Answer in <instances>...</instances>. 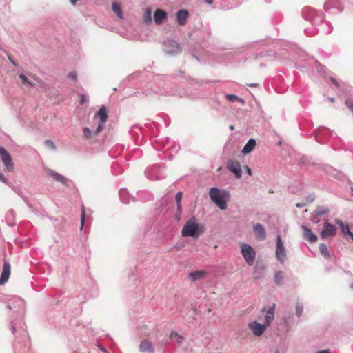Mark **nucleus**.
Wrapping results in <instances>:
<instances>
[{
    "instance_id": "cd10ccee",
    "label": "nucleus",
    "mask_w": 353,
    "mask_h": 353,
    "mask_svg": "<svg viewBox=\"0 0 353 353\" xmlns=\"http://www.w3.org/2000/svg\"><path fill=\"white\" fill-rule=\"evenodd\" d=\"M205 273L202 270H197L193 272H191L189 275L190 279L192 281H196L201 278H202L204 276Z\"/></svg>"
},
{
    "instance_id": "9d476101",
    "label": "nucleus",
    "mask_w": 353,
    "mask_h": 353,
    "mask_svg": "<svg viewBox=\"0 0 353 353\" xmlns=\"http://www.w3.org/2000/svg\"><path fill=\"white\" fill-rule=\"evenodd\" d=\"M0 157L6 170L10 172L12 171L14 168L12 159L9 152L3 147H0Z\"/></svg>"
},
{
    "instance_id": "58836bf2",
    "label": "nucleus",
    "mask_w": 353,
    "mask_h": 353,
    "mask_svg": "<svg viewBox=\"0 0 353 353\" xmlns=\"http://www.w3.org/2000/svg\"><path fill=\"white\" fill-rule=\"evenodd\" d=\"M303 311V307L301 304H296V315L297 316H301Z\"/></svg>"
},
{
    "instance_id": "680f3d73",
    "label": "nucleus",
    "mask_w": 353,
    "mask_h": 353,
    "mask_svg": "<svg viewBox=\"0 0 353 353\" xmlns=\"http://www.w3.org/2000/svg\"><path fill=\"white\" fill-rule=\"evenodd\" d=\"M300 163V164H305V160H303V159H302V160L300 161V163Z\"/></svg>"
},
{
    "instance_id": "e433bc0d",
    "label": "nucleus",
    "mask_w": 353,
    "mask_h": 353,
    "mask_svg": "<svg viewBox=\"0 0 353 353\" xmlns=\"http://www.w3.org/2000/svg\"><path fill=\"white\" fill-rule=\"evenodd\" d=\"M225 97L228 101L232 103L236 101L237 99H239V97L236 95L232 94H228L225 95Z\"/></svg>"
},
{
    "instance_id": "c756f323",
    "label": "nucleus",
    "mask_w": 353,
    "mask_h": 353,
    "mask_svg": "<svg viewBox=\"0 0 353 353\" xmlns=\"http://www.w3.org/2000/svg\"><path fill=\"white\" fill-rule=\"evenodd\" d=\"M274 283L277 285H281L283 283V275L281 271H276L275 272Z\"/></svg>"
},
{
    "instance_id": "4be33fe9",
    "label": "nucleus",
    "mask_w": 353,
    "mask_h": 353,
    "mask_svg": "<svg viewBox=\"0 0 353 353\" xmlns=\"http://www.w3.org/2000/svg\"><path fill=\"white\" fill-rule=\"evenodd\" d=\"M139 350L142 352L154 353V350L152 344L148 341H143L139 345Z\"/></svg>"
},
{
    "instance_id": "6e6552de",
    "label": "nucleus",
    "mask_w": 353,
    "mask_h": 353,
    "mask_svg": "<svg viewBox=\"0 0 353 353\" xmlns=\"http://www.w3.org/2000/svg\"><path fill=\"white\" fill-rule=\"evenodd\" d=\"M7 307L13 309L19 314H21L23 313L25 310V302L21 298L17 296H12V302L7 305Z\"/></svg>"
},
{
    "instance_id": "0eeeda50",
    "label": "nucleus",
    "mask_w": 353,
    "mask_h": 353,
    "mask_svg": "<svg viewBox=\"0 0 353 353\" xmlns=\"http://www.w3.org/2000/svg\"><path fill=\"white\" fill-rule=\"evenodd\" d=\"M94 118H98L100 120L95 131L94 134L97 135L99 134L104 128V123L106 122L108 119V114L105 105H102L99 111L95 114Z\"/></svg>"
},
{
    "instance_id": "412c9836",
    "label": "nucleus",
    "mask_w": 353,
    "mask_h": 353,
    "mask_svg": "<svg viewBox=\"0 0 353 353\" xmlns=\"http://www.w3.org/2000/svg\"><path fill=\"white\" fill-rule=\"evenodd\" d=\"M170 338L171 340L174 341V343L178 345L179 347H181L183 346V343L185 341V338L183 336L179 335L175 331L171 332Z\"/></svg>"
},
{
    "instance_id": "338daca9",
    "label": "nucleus",
    "mask_w": 353,
    "mask_h": 353,
    "mask_svg": "<svg viewBox=\"0 0 353 353\" xmlns=\"http://www.w3.org/2000/svg\"><path fill=\"white\" fill-rule=\"evenodd\" d=\"M352 195L353 196V189H352Z\"/></svg>"
},
{
    "instance_id": "9b49d317",
    "label": "nucleus",
    "mask_w": 353,
    "mask_h": 353,
    "mask_svg": "<svg viewBox=\"0 0 353 353\" xmlns=\"http://www.w3.org/2000/svg\"><path fill=\"white\" fill-rule=\"evenodd\" d=\"M336 228L330 224L327 221L323 223V226L320 234L321 239L333 237L336 235Z\"/></svg>"
},
{
    "instance_id": "393cba45",
    "label": "nucleus",
    "mask_w": 353,
    "mask_h": 353,
    "mask_svg": "<svg viewBox=\"0 0 353 353\" xmlns=\"http://www.w3.org/2000/svg\"><path fill=\"white\" fill-rule=\"evenodd\" d=\"M152 9L150 8H145L143 15V21L145 24H150L152 23Z\"/></svg>"
},
{
    "instance_id": "ea45409f",
    "label": "nucleus",
    "mask_w": 353,
    "mask_h": 353,
    "mask_svg": "<svg viewBox=\"0 0 353 353\" xmlns=\"http://www.w3.org/2000/svg\"><path fill=\"white\" fill-rule=\"evenodd\" d=\"M45 145L46 147L52 149V150H55L56 149V146L54 143V142L51 140H46L45 141Z\"/></svg>"
},
{
    "instance_id": "b1692460",
    "label": "nucleus",
    "mask_w": 353,
    "mask_h": 353,
    "mask_svg": "<svg viewBox=\"0 0 353 353\" xmlns=\"http://www.w3.org/2000/svg\"><path fill=\"white\" fill-rule=\"evenodd\" d=\"M274 317V305L269 307L265 316V325L268 326L273 321Z\"/></svg>"
},
{
    "instance_id": "aec40b11",
    "label": "nucleus",
    "mask_w": 353,
    "mask_h": 353,
    "mask_svg": "<svg viewBox=\"0 0 353 353\" xmlns=\"http://www.w3.org/2000/svg\"><path fill=\"white\" fill-rule=\"evenodd\" d=\"M303 231V238L310 243H315L317 241L316 236L312 233V230L305 225H302Z\"/></svg>"
},
{
    "instance_id": "3c124183",
    "label": "nucleus",
    "mask_w": 353,
    "mask_h": 353,
    "mask_svg": "<svg viewBox=\"0 0 353 353\" xmlns=\"http://www.w3.org/2000/svg\"><path fill=\"white\" fill-rule=\"evenodd\" d=\"M236 101L240 102L242 105H244L245 103V100L243 99H241V98H239V99H237Z\"/></svg>"
},
{
    "instance_id": "4d7b16f0",
    "label": "nucleus",
    "mask_w": 353,
    "mask_h": 353,
    "mask_svg": "<svg viewBox=\"0 0 353 353\" xmlns=\"http://www.w3.org/2000/svg\"><path fill=\"white\" fill-rule=\"evenodd\" d=\"M348 235L350 236V237L351 238V239L353 241V232H350Z\"/></svg>"
},
{
    "instance_id": "7ed1b4c3",
    "label": "nucleus",
    "mask_w": 353,
    "mask_h": 353,
    "mask_svg": "<svg viewBox=\"0 0 353 353\" xmlns=\"http://www.w3.org/2000/svg\"><path fill=\"white\" fill-rule=\"evenodd\" d=\"M10 327L12 334L17 335V338L21 339L25 345H27L30 342V339L25 328V324L22 321H11Z\"/></svg>"
},
{
    "instance_id": "f704fd0d",
    "label": "nucleus",
    "mask_w": 353,
    "mask_h": 353,
    "mask_svg": "<svg viewBox=\"0 0 353 353\" xmlns=\"http://www.w3.org/2000/svg\"><path fill=\"white\" fill-rule=\"evenodd\" d=\"M83 137L87 139H89L92 137V134H94V135H96L94 134V132H92L88 127H84L83 128Z\"/></svg>"
},
{
    "instance_id": "4468645a",
    "label": "nucleus",
    "mask_w": 353,
    "mask_h": 353,
    "mask_svg": "<svg viewBox=\"0 0 353 353\" xmlns=\"http://www.w3.org/2000/svg\"><path fill=\"white\" fill-rule=\"evenodd\" d=\"M248 327L252 331L255 336H260L264 333L267 325L265 324H261L256 321H254L249 323Z\"/></svg>"
},
{
    "instance_id": "37998d69",
    "label": "nucleus",
    "mask_w": 353,
    "mask_h": 353,
    "mask_svg": "<svg viewBox=\"0 0 353 353\" xmlns=\"http://www.w3.org/2000/svg\"><path fill=\"white\" fill-rule=\"evenodd\" d=\"M68 77L72 80L77 79V73L76 72H71L68 74Z\"/></svg>"
},
{
    "instance_id": "bf43d9fd",
    "label": "nucleus",
    "mask_w": 353,
    "mask_h": 353,
    "mask_svg": "<svg viewBox=\"0 0 353 353\" xmlns=\"http://www.w3.org/2000/svg\"><path fill=\"white\" fill-rule=\"evenodd\" d=\"M315 138H316V140L319 143H322V141H321V140H319V135H316Z\"/></svg>"
},
{
    "instance_id": "a18cd8bd",
    "label": "nucleus",
    "mask_w": 353,
    "mask_h": 353,
    "mask_svg": "<svg viewBox=\"0 0 353 353\" xmlns=\"http://www.w3.org/2000/svg\"><path fill=\"white\" fill-rule=\"evenodd\" d=\"M87 97L84 94H81L80 96V103L81 104H84L85 103L87 102Z\"/></svg>"
},
{
    "instance_id": "09e8293b",
    "label": "nucleus",
    "mask_w": 353,
    "mask_h": 353,
    "mask_svg": "<svg viewBox=\"0 0 353 353\" xmlns=\"http://www.w3.org/2000/svg\"><path fill=\"white\" fill-rule=\"evenodd\" d=\"M8 59H9V61L11 62V63L13 65H14V66L17 65V63L12 59V57L10 56H8Z\"/></svg>"
},
{
    "instance_id": "ddd939ff",
    "label": "nucleus",
    "mask_w": 353,
    "mask_h": 353,
    "mask_svg": "<svg viewBox=\"0 0 353 353\" xmlns=\"http://www.w3.org/2000/svg\"><path fill=\"white\" fill-rule=\"evenodd\" d=\"M227 168L234 173L236 179H240L242 176V170L239 163L236 161L229 159L227 161Z\"/></svg>"
},
{
    "instance_id": "72a5a7b5",
    "label": "nucleus",
    "mask_w": 353,
    "mask_h": 353,
    "mask_svg": "<svg viewBox=\"0 0 353 353\" xmlns=\"http://www.w3.org/2000/svg\"><path fill=\"white\" fill-rule=\"evenodd\" d=\"M181 199H182V192H178L175 195V200L177 204V210L180 214L181 212Z\"/></svg>"
},
{
    "instance_id": "864d4df0",
    "label": "nucleus",
    "mask_w": 353,
    "mask_h": 353,
    "mask_svg": "<svg viewBox=\"0 0 353 353\" xmlns=\"http://www.w3.org/2000/svg\"><path fill=\"white\" fill-rule=\"evenodd\" d=\"M99 349L103 351V352H107V350H105V348H104L102 346H99Z\"/></svg>"
},
{
    "instance_id": "8fccbe9b",
    "label": "nucleus",
    "mask_w": 353,
    "mask_h": 353,
    "mask_svg": "<svg viewBox=\"0 0 353 353\" xmlns=\"http://www.w3.org/2000/svg\"><path fill=\"white\" fill-rule=\"evenodd\" d=\"M330 80L336 86H337V87L339 86L338 82L334 78L331 77Z\"/></svg>"
},
{
    "instance_id": "f03ea898",
    "label": "nucleus",
    "mask_w": 353,
    "mask_h": 353,
    "mask_svg": "<svg viewBox=\"0 0 353 353\" xmlns=\"http://www.w3.org/2000/svg\"><path fill=\"white\" fill-rule=\"evenodd\" d=\"M204 228L202 225L196 223V219L194 216L190 218L186 221L181 230V235L183 237H192L198 239L203 232Z\"/></svg>"
},
{
    "instance_id": "69168bd1",
    "label": "nucleus",
    "mask_w": 353,
    "mask_h": 353,
    "mask_svg": "<svg viewBox=\"0 0 353 353\" xmlns=\"http://www.w3.org/2000/svg\"><path fill=\"white\" fill-rule=\"evenodd\" d=\"M170 94H172V95L176 94V93H174V92L170 93Z\"/></svg>"
},
{
    "instance_id": "f257e3e1",
    "label": "nucleus",
    "mask_w": 353,
    "mask_h": 353,
    "mask_svg": "<svg viewBox=\"0 0 353 353\" xmlns=\"http://www.w3.org/2000/svg\"><path fill=\"white\" fill-rule=\"evenodd\" d=\"M209 196L212 201L221 210L227 209V201L230 199V194L225 189H219L216 187H212L210 189Z\"/></svg>"
},
{
    "instance_id": "1a4fd4ad",
    "label": "nucleus",
    "mask_w": 353,
    "mask_h": 353,
    "mask_svg": "<svg viewBox=\"0 0 353 353\" xmlns=\"http://www.w3.org/2000/svg\"><path fill=\"white\" fill-rule=\"evenodd\" d=\"M165 52L170 55H174L181 52V48L178 42L174 40H168L164 43Z\"/></svg>"
},
{
    "instance_id": "052dcab7",
    "label": "nucleus",
    "mask_w": 353,
    "mask_h": 353,
    "mask_svg": "<svg viewBox=\"0 0 353 353\" xmlns=\"http://www.w3.org/2000/svg\"><path fill=\"white\" fill-rule=\"evenodd\" d=\"M328 100H329L330 102H334V98H333V97H330V98H328Z\"/></svg>"
},
{
    "instance_id": "e2e57ef3",
    "label": "nucleus",
    "mask_w": 353,
    "mask_h": 353,
    "mask_svg": "<svg viewBox=\"0 0 353 353\" xmlns=\"http://www.w3.org/2000/svg\"><path fill=\"white\" fill-rule=\"evenodd\" d=\"M278 145H281V141H279Z\"/></svg>"
},
{
    "instance_id": "f8f14e48",
    "label": "nucleus",
    "mask_w": 353,
    "mask_h": 353,
    "mask_svg": "<svg viewBox=\"0 0 353 353\" xmlns=\"http://www.w3.org/2000/svg\"><path fill=\"white\" fill-rule=\"evenodd\" d=\"M276 257L281 263H283L286 259L285 248L280 235L276 238Z\"/></svg>"
},
{
    "instance_id": "a878e982",
    "label": "nucleus",
    "mask_w": 353,
    "mask_h": 353,
    "mask_svg": "<svg viewBox=\"0 0 353 353\" xmlns=\"http://www.w3.org/2000/svg\"><path fill=\"white\" fill-rule=\"evenodd\" d=\"M119 198L122 203H129L130 198L128 196V192L125 189H121L119 192Z\"/></svg>"
},
{
    "instance_id": "79ce46f5",
    "label": "nucleus",
    "mask_w": 353,
    "mask_h": 353,
    "mask_svg": "<svg viewBox=\"0 0 353 353\" xmlns=\"http://www.w3.org/2000/svg\"><path fill=\"white\" fill-rule=\"evenodd\" d=\"M0 181L8 185H10V183L7 180L3 174L0 172Z\"/></svg>"
},
{
    "instance_id": "2f4dec72",
    "label": "nucleus",
    "mask_w": 353,
    "mask_h": 353,
    "mask_svg": "<svg viewBox=\"0 0 353 353\" xmlns=\"http://www.w3.org/2000/svg\"><path fill=\"white\" fill-rule=\"evenodd\" d=\"M112 10L116 13V14L120 18L123 19V15L121 9V7L116 2L112 3Z\"/></svg>"
},
{
    "instance_id": "de8ad7c7",
    "label": "nucleus",
    "mask_w": 353,
    "mask_h": 353,
    "mask_svg": "<svg viewBox=\"0 0 353 353\" xmlns=\"http://www.w3.org/2000/svg\"><path fill=\"white\" fill-rule=\"evenodd\" d=\"M316 353H330V350L329 349L319 350Z\"/></svg>"
},
{
    "instance_id": "6e6d98bb",
    "label": "nucleus",
    "mask_w": 353,
    "mask_h": 353,
    "mask_svg": "<svg viewBox=\"0 0 353 353\" xmlns=\"http://www.w3.org/2000/svg\"><path fill=\"white\" fill-rule=\"evenodd\" d=\"M248 85L250 87H257L258 84L257 83H252V84H249Z\"/></svg>"
},
{
    "instance_id": "6ab92c4d",
    "label": "nucleus",
    "mask_w": 353,
    "mask_h": 353,
    "mask_svg": "<svg viewBox=\"0 0 353 353\" xmlns=\"http://www.w3.org/2000/svg\"><path fill=\"white\" fill-rule=\"evenodd\" d=\"M189 12L187 10L181 9L176 12V21L179 25L183 26L187 23Z\"/></svg>"
},
{
    "instance_id": "13d9d810",
    "label": "nucleus",
    "mask_w": 353,
    "mask_h": 353,
    "mask_svg": "<svg viewBox=\"0 0 353 353\" xmlns=\"http://www.w3.org/2000/svg\"><path fill=\"white\" fill-rule=\"evenodd\" d=\"M77 0H70V3L72 4V5H75L76 3H77Z\"/></svg>"
},
{
    "instance_id": "2eb2a0df",
    "label": "nucleus",
    "mask_w": 353,
    "mask_h": 353,
    "mask_svg": "<svg viewBox=\"0 0 353 353\" xmlns=\"http://www.w3.org/2000/svg\"><path fill=\"white\" fill-rule=\"evenodd\" d=\"M46 174L50 176L54 181L61 183V184L69 186L68 179L63 175L50 169L47 168L46 170Z\"/></svg>"
},
{
    "instance_id": "bb28decb",
    "label": "nucleus",
    "mask_w": 353,
    "mask_h": 353,
    "mask_svg": "<svg viewBox=\"0 0 353 353\" xmlns=\"http://www.w3.org/2000/svg\"><path fill=\"white\" fill-rule=\"evenodd\" d=\"M336 223L341 228V232L343 234H348L351 231L347 225H344L343 221L340 219H336Z\"/></svg>"
},
{
    "instance_id": "49530a36",
    "label": "nucleus",
    "mask_w": 353,
    "mask_h": 353,
    "mask_svg": "<svg viewBox=\"0 0 353 353\" xmlns=\"http://www.w3.org/2000/svg\"><path fill=\"white\" fill-rule=\"evenodd\" d=\"M245 169L246 173L248 175L251 176L252 174V170L248 165L245 166Z\"/></svg>"
},
{
    "instance_id": "a19ab883",
    "label": "nucleus",
    "mask_w": 353,
    "mask_h": 353,
    "mask_svg": "<svg viewBox=\"0 0 353 353\" xmlns=\"http://www.w3.org/2000/svg\"><path fill=\"white\" fill-rule=\"evenodd\" d=\"M311 221L315 223V224H318L319 222H320V218H319V216L317 215L316 213H314L312 216V218H311Z\"/></svg>"
},
{
    "instance_id": "5fc2aeb1",
    "label": "nucleus",
    "mask_w": 353,
    "mask_h": 353,
    "mask_svg": "<svg viewBox=\"0 0 353 353\" xmlns=\"http://www.w3.org/2000/svg\"><path fill=\"white\" fill-rule=\"evenodd\" d=\"M21 343V341H17V344L14 345V350L17 351V348H18V343Z\"/></svg>"
},
{
    "instance_id": "c9c22d12",
    "label": "nucleus",
    "mask_w": 353,
    "mask_h": 353,
    "mask_svg": "<svg viewBox=\"0 0 353 353\" xmlns=\"http://www.w3.org/2000/svg\"><path fill=\"white\" fill-rule=\"evenodd\" d=\"M85 219V207L83 205L81 207V230H82L84 226Z\"/></svg>"
},
{
    "instance_id": "423d86ee",
    "label": "nucleus",
    "mask_w": 353,
    "mask_h": 353,
    "mask_svg": "<svg viewBox=\"0 0 353 353\" xmlns=\"http://www.w3.org/2000/svg\"><path fill=\"white\" fill-rule=\"evenodd\" d=\"M145 175L151 180H159L165 177L163 170L157 165L147 168L145 171Z\"/></svg>"
},
{
    "instance_id": "39448f33",
    "label": "nucleus",
    "mask_w": 353,
    "mask_h": 353,
    "mask_svg": "<svg viewBox=\"0 0 353 353\" xmlns=\"http://www.w3.org/2000/svg\"><path fill=\"white\" fill-rule=\"evenodd\" d=\"M241 254L249 265L254 264L256 258V252L254 248L249 244L242 243L241 246Z\"/></svg>"
},
{
    "instance_id": "4c0bfd02",
    "label": "nucleus",
    "mask_w": 353,
    "mask_h": 353,
    "mask_svg": "<svg viewBox=\"0 0 353 353\" xmlns=\"http://www.w3.org/2000/svg\"><path fill=\"white\" fill-rule=\"evenodd\" d=\"M19 78L22 80V81L23 83H28V84H29L30 85H34L33 82L31 81H29L28 77L25 74H19Z\"/></svg>"
},
{
    "instance_id": "f3484780",
    "label": "nucleus",
    "mask_w": 353,
    "mask_h": 353,
    "mask_svg": "<svg viewBox=\"0 0 353 353\" xmlns=\"http://www.w3.org/2000/svg\"><path fill=\"white\" fill-rule=\"evenodd\" d=\"M168 17V13L160 8L155 10L154 14V21L157 25H160Z\"/></svg>"
},
{
    "instance_id": "dca6fc26",
    "label": "nucleus",
    "mask_w": 353,
    "mask_h": 353,
    "mask_svg": "<svg viewBox=\"0 0 353 353\" xmlns=\"http://www.w3.org/2000/svg\"><path fill=\"white\" fill-rule=\"evenodd\" d=\"M10 276V265L7 261H5L3 264L2 272L0 276V285H4Z\"/></svg>"
},
{
    "instance_id": "5701e85b",
    "label": "nucleus",
    "mask_w": 353,
    "mask_h": 353,
    "mask_svg": "<svg viewBox=\"0 0 353 353\" xmlns=\"http://www.w3.org/2000/svg\"><path fill=\"white\" fill-rule=\"evenodd\" d=\"M256 145V141L254 139H250L248 140V141L246 143V144L244 145L242 152L243 154H248L251 152L254 147Z\"/></svg>"
},
{
    "instance_id": "473e14b6",
    "label": "nucleus",
    "mask_w": 353,
    "mask_h": 353,
    "mask_svg": "<svg viewBox=\"0 0 353 353\" xmlns=\"http://www.w3.org/2000/svg\"><path fill=\"white\" fill-rule=\"evenodd\" d=\"M329 212V209L327 207L324 206H319L316 208V209L314 211V213H316L317 215L322 216L327 214Z\"/></svg>"
},
{
    "instance_id": "7c9ffc66",
    "label": "nucleus",
    "mask_w": 353,
    "mask_h": 353,
    "mask_svg": "<svg viewBox=\"0 0 353 353\" xmlns=\"http://www.w3.org/2000/svg\"><path fill=\"white\" fill-rule=\"evenodd\" d=\"M322 26V31L326 34H328L332 32L333 27L332 24L329 22H325L321 24Z\"/></svg>"
},
{
    "instance_id": "c85d7f7f",
    "label": "nucleus",
    "mask_w": 353,
    "mask_h": 353,
    "mask_svg": "<svg viewBox=\"0 0 353 353\" xmlns=\"http://www.w3.org/2000/svg\"><path fill=\"white\" fill-rule=\"evenodd\" d=\"M319 251L322 256L325 259H330V255L327 250V245L325 243H321L319 245Z\"/></svg>"
},
{
    "instance_id": "0e129e2a",
    "label": "nucleus",
    "mask_w": 353,
    "mask_h": 353,
    "mask_svg": "<svg viewBox=\"0 0 353 353\" xmlns=\"http://www.w3.org/2000/svg\"><path fill=\"white\" fill-rule=\"evenodd\" d=\"M296 206L297 207H301V204H296Z\"/></svg>"
},
{
    "instance_id": "c03bdc74",
    "label": "nucleus",
    "mask_w": 353,
    "mask_h": 353,
    "mask_svg": "<svg viewBox=\"0 0 353 353\" xmlns=\"http://www.w3.org/2000/svg\"><path fill=\"white\" fill-rule=\"evenodd\" d=\"M332 8V5L330 1H326L324 3V9L328 10Z\"/></svg>"
},
{
    "instance_id": "603ef678",
    "label": "nucleus",
    "mask_w": 353,
    "mask_h": 353,
    "mask_svg": "<svg viewBox=\"0 0 353 353\" xmlns=\"http://www.w3.org/2000/svg\"><path fill=\"white\" fill-rule=\"evenodd\" d=\"M204 1L208 4H212L214 1V0H204Z\"/></svg>"
},
{
    "instance_id": "20e7f679",
    "label": "nucleus",
    "mask_w": 353,
    "mask_h": 353,
    "mask_svg": "<svg viewBox=\"0 0 353 353\" xmlns=\"http://www.w3.org/2000/svg\"><path fill=\"white\" fill-rule=\"evenodd\" d=\"M302 16L306 21L314 24H319L323 22V16L316 13V10L310 6H305L301 11Z\"/></svg>"
},
{
    "instance_id": "a211bd4d",
    "label": "nucleus",
    "mask_w": 353,
    "mask_h": 353,
    "mask_svg": "<svg viewBox=\"0 0 353 353\" xmlns=\"http://www.w3.org/2000/svg\"><path fill=\"white\" fill-rule=\"evenodd\" d=\"M254 232L259 240H264L266 238V231L263 225L259 223H257L253 226Z\"/></svg>"
}]
</instances>
